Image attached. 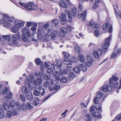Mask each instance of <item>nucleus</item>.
I'll use <instances>...</instances> for the list:
<instances>
[{"label":"nucleus","instance_id":"1","mask_svg":"<svg viewBox=\"0 0 121 121\" xmlns=\"http://www.w3.org/2000/svg\"><path fill=\"white\" fill-rule=\"evenodd\" d=\"M42 80L41 78H37L36 80H35L33 75L30 74V75L29 78H26L25 81V85L27 87H30L31 85L33 83L35 85H39L41 84Z\"/></svg>","mask_w":121,"mask_h":121},{"label":"nucleus","instance_id":"2","mask_svg":"<svg viewBox=\"0 0 121 121\" xmlns=\"http://www.w3.org/2000/svg\"><path fill=\"white\" fill-rule=\"evenodd\" d=\"M72 19L71 15L67 11H66L65 14L62 13L59 16V20L61 21V24L63 25L66 24L67 21L69 22H71Z\"/></svg>","mask_w":121,"mask_h":121},{"label":"nucleus","instance_id":"3","mask_svg":"<svg viewBox=\"0 0 121 121\" xmlns=\"http://www.w3.org/2000/svg\"><path fill=\"white\" fill-rule=\"evenodd\" d=\"M96 97L94 98L93 100V101L95 104H97L98 105L99 100L98 98H99L100 100L103 101L104 100L106 96L104 95L103 93L101 92H99L96 93Z\"/></svg>","mask_w":121,"mask_h":121},{"label":"nucleus","instance_id":"4","mask_svg":"<svg viewBox=\"0 0 121 121\" xmlns=\"http://www.w3.org/2000/svg\"><path fill=\"white\" fill-rule=\"evenodd\" d=\"M54 79H52L49 81H46L43 83V86L45 88L48 87L50 91H52L53 85L54 84Z\"/></svg>","mask_w":121,"mask_h":121},{"label":"nucleus","instance_id":"5","mask_svg":"<svg viewBox=\"0 0 121 121\" xmlns=\"http://www.w3.org/2000/svg\"><path fill=\"white\" fill-rule=\"evenodd\" d=\"M112 39V35H110L109 37L105 39L104 43L102 45V48L104 51L106 52L108 49Z\"/></svg>","mask_w":121,"mask_h":121},{"label":"nucleus","instance_id":"6","mask_svg":"<svg viewBox=\"0 0 121 121\" xmlns=\"http://www.w3.org/2000/svg\"><path fill=\"white\" fill-rule=\"evenodd\" d=\"M19 4L24 7L28 10H35L37 7L36 5L32 3H29L26 4L21 2H20Z\"/></svg>","mask_w":121,"mask_h":121},{"label":"nucleus","instance_id":"7","mask_svg":"<svg viewBox=\"0 0 121 121\" xmlns=\"http://www.w3.org/2000/svg\"><path fill=\"white\" fill-rule=\"evenodd\" d=\"M0 22L4 27L10 26L11 25V23L8 18V16L6 15L3 16L2 19H1Z\"/></svg>","mask_w":121,"mask_h":121},{"label":"nucleus","instance_id":"8","mask_svg":"<svg viewBox=\"0 0 121 121\" xmlns=\"http://www.w3.org/2000/svg\"><path fill=\"white\" fill-rule=\"evenodd\" d=\"M110 84H107L106 86H103L102 90L104 92L108 91L111 92L113 88H116L114 87L115 85H112V83L110 82H109Z\"/></svg>","mask_w":121,"mask_h":121},{"label":"nucleus","instance_id":"9","mask_svg":"<svg viewBox=\"0 0 121 121\" xmlns=\"http://www.w3.org/2000/svg\"><path fill=\"white\" fill-rule=\"evenodd\" d=\"M20 34L19 32H18L17 34L13 35L12 37L13 43H9V45H12L13 44L15 45H16L17 44V40L20 38Z\"/></svg>","mask_w":121,"mask_h":121},{"label":"nucleus","instance_id":"10","mask_svg":"<svg viewBox=\"0 0 121 121\" xmlns=\"http://www.w3.org/2000/svg\"><path fill=\"white\" fill-rule=\"evenodd\" d=\"M112 78L110 79V82L112 83V85H115L114 87L117 88L118 86V82L117 81L119 80V78L115 75H112Z\"/></svg>","mask_w":121,"mask_h":121},{"label":"nucleus","instance_id":"11","mask_svg":"<svg viewBox=\"0 0 121 121\" xmlns=\"http://www.w3.org/2000/svg\"><path fill=\"white\" fill-rule=\"evenodd\" d=\"M95 108L97 111H101V105L100 104H98V105L96 106L95 107L93 106L91 107L90 108V112L91 113V115H92V113H94L95 112Z\"/></svg>","mask_w":121,"mask_h":121},{"label":"nucleus","instance_id":"12","mask_svg":"<svg viewBox=\"0 0 121 121\" xmlns=\"http://www.w3.org/2000/svg\"><path fill=\"white\" fill-rule=\"evenodd\" d=\"M18 113L17 110L16 109H13L12 111H8L6 113V115L7 117L9 118L12 116L17 115Z\"/></svg>","mask_w":121,"mask_h":121},{"label":"nucleus","instance_id":"13","mask_svg":"<svg viewBox=\"0 0 121 121\" xmlns=\"http://www.w3.org/2000/svg\"><path fill=\"white\" fill-rule=\"evenodd\" d=\"M32 104L30 102H29L26 104L23 103L22 105L21 108L24 111L27 109L30 110L32 108V106L31 105Z\"/></svg>","mask_w":121,"mask_h":121},{"label":"nucleus","instance_id":"14","mask_svg":"<svg viewBox=\"0 0 121 121\" xmlns=\"http://www.w3.org/2000/svg\"><path fill=\"white\" fill-rule=\"evenodd\" d=\"M38 89L40 90L39 92L37 90H35L34 92V95L36 96H39L40 94L41 95H43L45 93L44 89L43 88H41L40 87Z\"/></svg>","mask_w":121,"mask_h":121},{"label":"nucleus","instance_id":"15","mask_svg":"<svg viewBox=\"0 0 121 121\" xmlns=\"http://www.w3.org/2000/svg\"><path fill=\"white\" fill-rule=\"evenodd\" d=\"M102 53L103 51L101 49H99L97 51H95L93 52L94 56L97 58H99L100 56L102 55Z\"/></svg>","mask_w":121,"mask_h":121},{"label":"nucleus","instance_id":"16","mask_svg":"<svg viewBox=\"0 0 121 121\" xmlns=\"http://www.w3.org/2000/svg\"><path fill=\"white\" fill-rule=\"evenodd\" d=\"M86 14L87 12L86 11H85L82 12V11L80 10L78 12V17L79 18L82 17L83 20L85 18Z\"/></svg>","mask_w":121,"mask_h":121},{"label":"nucleus","instance_id":"17","mask_svg":"<svg viewBox=\"0 0 121 121\" xmlns=\"http://www.w3.org/2000/svg\"><path fill=\"white\" fill-rule=\"evenodd\" d=\"M14 26L15 27L19 28L22 27L24 26V23L22 21H17L15 23H14Z\"/></svg>","mask_w":121,"mask_h":121},{"label":"nucleus","instance_id":"18","mask_svg":"<svg viewBox=\"0 0 121 121\" xmlns=\"http://www.w3.org/2000/svg\"><path fill=\"white\" fill-rule=\"evenodd\" d=\"M90 26L93 28L96 29L97 28L98 26L100 27V26L99 24H97L95 21L91 20L89 22Z\"/></svg>","mask_w":121,"mask_h":121},{"label":"nucleus","instance_id":"19","mask_svg":"<svg viewBox=\"0 0 121 121\" xmlns=\"http://www.w3.org/2000/svg\"><path fill=\"white\" fill-rule=\"evenodd\" d=\"M90 26L93 28L96 29L97 28L98 26L100 27V26L99 24H97L95 21L91 20L89 22Z\"/></svg>","mask_w":121,"mask_h":121},{"label":"nucleus","instance_id":"20","mask_svg":"<svg viewBox=\"0 0 121 121\" xmlns=\"http://www.w3.org/2000/svg\"><path fill=\"white\" fill-rule=\"evenodd\" d=\"M51 39H54L56 38V36H59L60 35L59 32L55 30L52 32L51 34Z\"/></svg>","mask_w":121,"mask_h":121},{"label":"nucleus","instance_id":"21","mask_svg":"<svg viewBox=\"0 0 121 121\" xmlns=\"http://www.w3.org/2000/svg\"><path fill=\"white\" fill-rule=\"evenodd\" d=\"M52 32V30L50 29L45 30L43 32L46 38H48L51 35Z\"/></svg>","mask_w":121,"mask_h":121},{"label":"nucleus","instance_id":"22","mask_svg":"<svg viewBox=\"0 0 121 121\" xmlns=\"http://www.w3.org/2000/svg\"><path fill=\"white\" fill-rule=\"evenodd\" d=\"M6 96L4 97V99L5 101H7V99H11L13 97L12 94L10 92H8L6 94Z\"/></svg>","mask_w":121,"mask_h":121},{"label":"nucleus","instance_id":"23","mask_svg":"<svg viewBox=\"0 0 121 121\" xmlns=\"http://www.w3.org/2000/svg\"><path fill=\"white\" fill-rule=\"evenodd\" d=\"M97 27V28L95 29L94 35L95 37H98L99 36V31L100 29V27L98 26Z\"/></svg>","mask_w":121,"mask_h":121},{"label":"nucleus","instance_id":"24","mask_svg":"<svg viewBox=\"0 0 121 121\" xmlns=\"http://www.w3.org/2000/svg\"><path fill=\"white\" fill-rule=\"evenodd\" d=\"M0 91V94L4 95H6L9 92V90L7 88L4 87Z\"/></svg>","mask_w":121,"mask_h":121},{"label":"nucleus","instance_id":"25","mask_svg":"<svg viewBox=\"0 0 121 121\" xmlns=\"http://www.w3.org/2000/svg\"><path fill=\"white\" fill-rule=\"evenodd\" d=\"M27 99L30 101L32 100L33 98V95H32L31 92L26 95Z\"/></svg>","mask_w":121,"mask_h":121},{"label":"nucleus","instance_id":"26","mask_svg":"<svg viewBox=\"0 0 121 121\" xmlns=\"http://www.w3.org/2000/svg\"><path fill=\"white\" fill-rule=\"evenodd\" d=\"M25 86L26 87H25L24 86L22 87V90L23 93L26 95L29 93L30 92V91H29L27 88H29V87H27L26 86Z\"/></svg>","mask_w":121,"mask_h":121},{"label":"nucleus","instance_id":"27","mask_svg":"<svg viewBox=\"0 0 121 121\" xmlns=\"http://www.w3.org/2000/svg\"><path fill=\"white\" fill-rule=\"evenodd\" d=\"M85 117V121H92V119L91 118L90 113L86 114Z\"/></svg>","mask_w":121,"mask_h":121},{"label":"nucleus","instance_id":"28","mask_svg":"<svg viewBox=\"0 0 121 121\" xmlns=\"http://www.w3.org/2000/svg\"><path fill=\"white\" fill-rule=\"evenodd\" d=\"M63 63L67 65L71 64V62L70 60L67 58H65L63 61Z\"/></svg>","mask_w":121,"mask_h":121},{"label":"nucleus","instance_id":"29","mask_svg":"<svg viewBox=\"0 0 121 121\" xmlns=\"http://www.w3.org/2000/svg\"><path fill=\"white\" fill-rule=\"evenodd\" d=\"M78 58V60L81 62L83 63L85 62L84 57L83 55L81 54H79Z\"/></svg>","mask_w":121,"mask_h":121},{"label":"nucleus","instance_id":"30","mask_svg":"<svg viewBox=\"0 0 121 121\" xmlns=\"http://www.w3.org/2000/svg\"><path fill=\"white\" fill-rule=\"evenodd\" d=\"M59 5L61 7L65 8H66L68 7V5L67 3L64 2L62 0H60L59 1Z\"/></svg>","mask_w":121,"mask_h":121},{"label":"nucleus","instance_id":"31","mask_svg":"<svg viewBox=\"0 0 121 121\" xmlns=\"http://www.w3.org/2000/svg\"><path fill=\"white\" fill-rule=\"evenodd\" d=\"M70 11L72 14L74 16H75L76 15L77 10L76 7H73V8L71 9Z\"/></svg>","mask_w":121,"mask_h":121},{"label":"nucleus","instance_id":"32","mask_svg":"<svg viewBox=\"0 0 121 121\" xmlns=\"http://www.w3.org/2000/svg\"><path fill=\"white\" fill-rule=\"evenodd\" d=\"M15 104L16 102L15 100H11L9 104L10 108V109L11 108H13L15 106Z\"/></svg>","mask_w":121,"mask_h":121},{"label":"nucleus","instance_id":"33","mask_svg":"<svg viewBox=\"0 0 121 121\" xmlns=\"http://www.w3.org/2000/svg\"><path fill=\"white\" fill-rule=\"evenodd\" d=\"M110 26L109 23L108 22H106L104 24L103 26V29L104 30H107Z\"/></svg>","mask_w":121,"mask_h":121},{"label":"nucleus","instance_id":"34","mask_svg":"<svg viewBox=\"0 0 121 121\" xmlns=\"http://www.w3.org/2000/svg\"><path fill=\"white\" fill-rule=\"evenodd\" d=\"M39 99L38 98L35 97L34 99L33 103L35 106L39 104Z\"/></svg>","mask_w":121,"mask_h":121},{"label":"nucleus","instance_id":"35","mask_svg":"<svg viewBox=\"0 0 121 121\" xmlns=\"http://www.w3.org/2000/svg\"><path fill=\"white\" fill-rule=\"evenodd\" d=\"M59 22L58 20L57 19H55L52 20L51 22L52 25L53 26H55L57 25Z\"/></svg>","mask_w":121,"mask_h":121},{"label":"nucleus","instance_id":"36","mask_svg":"<svg viewBox=\"0 0 121 121\" xmlns=\"http://www.w3.org/2000/svg\"><path fill=\"white\" fill-rule=\"evenodd\" d=\"M76 75L74 73L71 72L70 73L68 76L69 79V80L73 79L75 76Z\"/></svg>","mask_w":121,"mask_h":121},{"label":"nucleus","instance_id":"37","mask_svg":"<svg viewBox=\"0 0 121 121\" xmlns=\"http://www.w3.org/2000/svg\"><path fill=\"white\" fill-rule=\"evenodd\" d=\"M3 109L6 110H7L9 108H10L8 104L5 102L3 104Z\"/></svg>","mask_w":121,"mask_h":121},{"label":"nucleus","instance_id":"38","mask_svg":"<svg viewBox=\"0 0 121 121\" xmlns=\"http://www.w3.org/2000/svg\"><path fill=\"white\" fill-rule=\"evenodd\" d=\"M59 84L58 83H56L53 87V91L54 90L55 91L58 90L60 88Z\"/></svg>","mask_w":121,"mask_h":121},{"label":"nucleus","instance_id":"39","mask_svg":"<svg viewBox=\"0 0 121 121\" xmlns=\"http://www.w3.org/2000/svg\"><path fill=\"white\" fill-rule=\"evenodd\" d=\"M92 115L93 116L96 118H99L101 117L100 113L98 112H95L94 113H92Z\"/></svg>","mask_w":121,"mask_h":121},{"label":"nucleus","instance_id":"40","mask_svg":"<svg viewBox=\"0 0 121 121\" xmlns=\"http://www.w3.org/2000/svg\"><path fill=\"white\" fill-rule=\"evenodd\" d=\"M35 62L36 64L38 65H41L42 64V62L38 58L35 59Z\"/></svg>","mask_w":121,"mask_h":121},{"label":"nucleus","instance_id":"41","mask_svg":"<svg viewBox=\"0 0 121 121\" xmlns=\"http://www.w3.org/2000/svg\"><path fill=\"white\" fill-rule=\"evenodd\" d=\"M19 29L18 28H16L15 26L12 28L11 30L14 33L18 32Z\"/></svg>","mask_w":121,"mask_h":121},{"label":"nucleus","instance_id":"42","mask_svg":"<svg viewBox=\"0 0 121 121\" xmlns=\"http://www.w3.org/2000/svg\"><path fill=\"white\" fill-rule=\"evenodd\" d=\"M67 78L66 77H64L62 78L60 80V82L61 83H66L67 82Z\"/></svg>","mask_w":121,"mask_h":121},{"label":"nucleus","instance_id":"43","mask_svg":"<svg viewBox=\"0 0 121 121\" xmlns=\"http://www.w3.org/2000/svg\"><path fill=\"white\" fill-rule=\"evenodd\" d=\"M114 9L117 17V18L118 17H119L121 19V11H119L118 13L117 12H116V9L114 8Z\"/></svg>","mask_w":121,"mask_h":121},{"label":"nucleus","instance_id":"44","mask_svg":"<svg viewBox=\"0 0 121 121\" xmlns=\"http://www.w3.org/2000/svg\"><path fill=\"white\" fill-rule=\"evenodd\" d=\"M55 71L54 70V69H52L51 68H49L47 69V72L50 74H53V72Z\"/></svg>","mask_w":121,"mask_h":121},{"label":"nucleus","instance_id":"45","mask_svg":"<svg viewBox=\"0 0 121 121\" xmlns=\"http://www.w3.org/2000/svg\"><path fill=\"white\" fill-rule=\"evenodd\" d=\"M29 29L25 27L23 28L22 30V35H25L27 32V31H28Z\"/></svg>","mask_w":121,"mask_h":121},{"label":"nucleus","instance_id":"46","mask_svg":"<svg viewBox=\"0 0 121 121\" xmlns=\"http://www.w3.org/2000/svg\"><path fill=\"white\" fill-rule=\"evenodd\" d=\"M44 66L42 65L41 66V70H43L45 67L46 68H48L49 67V65H48L47 63L45 62L44 64Z\"/></svg>","mask_w":121,"mask_h":121},{"label":"nucleus","instance_id":"47","mask_svg":"<svg viewBox=\"0 0 121 121\" xmlns=\"http://www.w3.org/2000/svg\"><path fill=\"white\" fill-rule=\"evenodd\" d=\"M3 37L4 39L8 41L10 40L11 38V36L10 35H4Z\"/></svg>","mask_w":121,"mask_h":121},{"label":"nucleus","instance_id":"48","mask_svg":"<svg viewBox=\"0 0 121 121\" xmlns=\"http://www.w3.org/2000/svg\"><path fill=\"white\" fill-rule=\"evenodd\" d=\"M81 69L78 67L77 66L75 67L73 69V70L74 72L76 73H78L81 71Z\"/></svg>","mask_w":121,"mask_h":121},{"label":"nucleus","instance_id":"49","mask_svg":"<svg viewBox=\"0 0 121 121\" xmlns=\"http://www.w3.org/2000/svg\"><path fill=\"white\" fill-rule=\"evenodd\" d=\"M20 99H21L22 101L23 102H24L25 101V98L24 95L23 94H21L20 96Z\"/></svg>","mask_w":121,"mask_h":121},{"label":"nucleus","instance_id":"50","mask_svg":"<svg viewBox=\"0 0 121 121\" xmlns=\"http://www.w3.org/2000/svg\"><path fill=\"white\" fill-rule=\"evenodd\" d=\"M79 66L81 68L82 70L83 71H85L86 70V67L83 66L82 64H80L79 65Z\"/></svg>","mask_w":121,"mask_h":121},{"label":"nucleus","instance_id":"51","mask_svg":"<svg viewBox=\"0 0 121 121\" xmlns=\"http://www.w3.org/2000/svg\"><path fill=\"white\" fill-rule=\"evenodd\" d=\"M8 18L10 22V23L11 22H14V23L16 22L17 21H16V19L15 18L13 17H8Z\"/></svg>","mask_w":121,"mask_h":121},{"label":"nucleus","instance_id":"52","mask_svg":"<svg viewBox=\"0 0 121 121\" xmlns=\"http://www.w3.org/2000/svg\"><path fill=\"white\" fill-rule=\"evenodd\" d=\"M62 54L66 58H69V54L65 52H62Z\"/></svg>","mask_w":121,"mask_h":121},{"label":"nucleus","instance_id":"53","mask_svg":"<svg viewBox=\"0 0 121 121\" xmlns=\"http://www.w3.org/2000/svg\"><path fill=\"white\" fill-rule=\"evenodd\" d=\"M57 65L59 67H60L61 66L62 62L61 60H59L56 61Z\"/></svg>","mask_w":121,"mask_h":121},{"label":"nucleus","instance_id":"54","mask_svg":"<svg viewBox=\"0 0 121 121\" xmlns=\"http://www.w3.org/2000/svg\"><path fill=\"white\" fill-rule=\"evenodd\" d=\"M60 30L61 33H64V34L67 32V29L64 28H61Z\"/></svg>","mask_w":121,"mask_h":121},{"label":"nucleus","instance_id":"55","mask_svg":"<svg viewBox=\"0 0 121 121\" xmlns=\"http://www.w3.org/2000/svg\"><path fill=\"white\" fill-rule=\"evenodd\" d=\"M44 77V79L47 80H49L51 78L49 74H45Z\"/></svg>","mask_w":121,"mask_h":121},{"label":"nucleus","instance_id":"56","mask_svg":"<svg viewBox=\"0 0 121 121\" xmlns=\"http://www.w3.org/2000/svg\"><path fill=\"white\" fill-rule=\"evenodd\" d=\"M37 24L36 23H35L33 26H32L31 29L33 31H35L37 28Z\"/></svg>","mask_w":121,"mask_h":121},{"label":"nucleus","instance_id":"57","mask_svg":"<svg viewBox=\"0 0 121 121\" xmlns=\"http://www.w3.org/2000/svg\"><path fill=\"white\" fill-rule=\"evenodd\" d=\"M117 54H118L116 53L115 52H114L113 54H112L111 56V58H115L117 56Z\"/></svg>","mask_w":121,"mask_h":121},{"label":"nucleus","instance_id":"58","mask_svg":"<svg viewBox=\"0 0 121 121\" xmlns=\"http://www.w3.org/2000/svg\"><path fill=\"white\" fill-rule=\"evenodd\" d=\"M49 26V22H47L44 25L43 27L44 29H46L48 28Z\"/></svg>","mask_w":121,"mask_h":121},{"label":"nucleus","instance_id":"59","mask_svg":"<svg viewBox=\"0 0 121 121\" xmlns=\"http://www.w3.org/2000/svg\"><path fill=\"white\" fill-rule=\"evenodd\" d=\"M16 107L18 110H20L22 106L18 102H17L16 104Z\"/></svg>","mask_w":121,"mask_h":121},{"label":"nucleus","instance_id":"60","mask_svg":"<svg viewBox=\"0 0 121 121\" xmlns=\"http://www.w3.org/2000/svg\"><path fill=\"white\" fill-rule=\"evenodd\" d=\"M22 39L24 42H26L27 41V38L26 35H22Z\"/></svg>","mask_w":121,"mask_h":121},{"label":"nucleus","instance_id":"61","mask_svg":"<svg viewBox=\"0 0 121 121\" xmlns=\"http://www.w3.org/2000/svg\"><path fill=\"white\" fill-rule=\"evenodd\" d=\"M86 57L88 61H92V58L90 56L87 55H86Z\"/></svg>","mask_w":121,"mask_h":121},{"label":"nucleus","instance_id":"62","mask_svg":"<svg viewBox=\"0 0 121 121\" xmlns=\"http://www.w3.org/2000/svg\"><path fill=\"white\" fill-rule=\"evenodd\" d=\"M33 24V22H28L27 23L26 26L28 27H29Z\"/></svg>","mask_w":121,"mask_h":121},{"label":"nucleus","instance_id":"63","mask_svg":"<svg viewBox=\"0 0 121 121\" xmlns=\"http://www.w3.org/2000/svg\"><path fill=\"white\" fill-rule=\"evenodd\" d=\"M67 32H71V28L69 25L67 26Z\"/></svg>","mask_w":121,"mask_h":121},{"label":"nucleus","instance_id":"64","mask_svg":"<svg viewBox=\"0 0 121 121\" xmlns=\"http://www.w3.org/2000/svg\"><path fill=\"white\" fill-rule=\"evenodd\" d=\"M116 52L118 54L121 52V48H118L116 49Z\"/></svg>","mask_w":121,"mask_h":121}]
</instances>
